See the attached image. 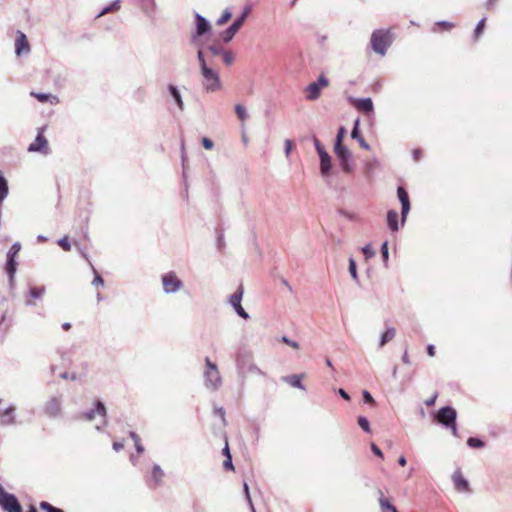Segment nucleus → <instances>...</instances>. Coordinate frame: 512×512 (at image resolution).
Here are the masks:
<instances>
[{"label": "nucleus", "mask_w": 512, "mask_h": 512, "mask_svg": "<svg viewBox=\"0 0 512 512\" xmlns=\"http://www.w3.org/2000/svg\"><path fill=\"white\" fill-rule=\"evenodd\" d=\"M370 43L373 51L383 56L392 44V35L389 30H375L371 35Z\"/></svg>", "instance_id": "obj_1"}, {"label": "nucleus", "mask_w": 512, "mask_h": 512, "mask_svg": "<svg viewBox=\"0 0 512 512\" xmlns=\"http://www.w3.org/2000/svg\"><path fill=\"white\" fill-rule=\"evenodd\" d=\"M201 75L203 77L202 85L206 92H216L222 89V83L217 71L203 66Z\"/></svg>", "instance_id": "obj_2"}, {"label": "nucleus", "mask_w": 512, "mask_h": 512, "mask_svg": "<svg viewBox=\"0 0 512 512\" xmlns=\"http://www.w3.org/2000/svg\"><path fill=\"white\" fill-rule=\"evenodd\" d=\"M206 367L204 370L205 385L213 390L218 389L222 383V378L217 365L213 363L208 357L205 359Z\"/></svg>", "instance_id": "obj_3"}, {"label": "nucleus", "mask_w": 512, "mask_h": 512, "mask_svg": "<svg viewBox=\"0 0 512 512\" xmlns=\"http://www.w3.org/2000/svg\"><path fill=\"white\" fill-rule=\"evenodd\" d=\"M456 410L450 406L442 407L436 414V420L438 423L451 429L454 436H457L458 430L456 427Z\"/></svg>", "instance_id": "obj_4"}, {"label": "nucleus", "mask_w": 512, "mask_h": 512, "mask_svg": "<svg viewBox=\"0 0 512 512\" xmlns=\"http://www.w3.org/2000/svg\"><path fill=\"white\" fill-rule=\"evenodd\" d=\"M0 506L5 512H23L15 495L6 492L0 486Z\"/></svg>", "instance_id": "obj_5"}, {"label": "nucleus", "mask_w": 512, "mask_h": 512, "mask_svg": "<svg viewBox=\"0 0 512 512\" xmlns=\"http://www.w3.org/2000/svg\"><path fill=\"white\" fill-rule=\"evenodd\" d=\"M334 151L340 161L342 170L346 173H351L353 171V167L350 164L351 153L348 148L343 144H335Z\"/></svg>", "instance_id": "obj_6"}, {"label": "nucleus", "mask_w": 512, "mask_h": 512, "mask_svg": "<svg viewBox=\"0 0 512 512\" xmlns=\"http://www.w3.org/2000/svg\"><path fill=\"white\" fill-rule=\"evenodd\" d=\"M329 85V80L321 74L317 82L310 83L306 88V98L316 100L320 97L321 89Z\"/></svg>", "instance_id": "obj_7"}, {"label": "nucleus", "mask_w": 512, "mask_h": 512, "mask_svg": "<svg viewBox=\"0 0 512 512\" xmlns=\"http://www.w3.org/2000/svg\"><path fill=\"white\" fill-rule=\"evenodd\" d=\"M44 131L45 127L39 129L36 139L28 147L29 152H40L43 154L48 153L49 145L47 139L44 136Z\"/></svg>", "instance_id": "obj_8"}, {"label": "nucleus", "mask_w": 512, "mask_h": 512, "mask_svg": "<svg viewBox=\"0 0 512 512\" xmlns=\"http://www.w3.org/2000/svg\"><path fill=\"white\" fill-rule=\"evenodd\" d=\"M163 288L166 293H173L182 287V281L174 272L166 273L162 276Z\"/></svg>", "instance_id": "obj_9"}, {"label": "nucleus", "mask_w": 512, "mask_h": 512, "mask_svg": "<svg viewBox=\"0 0 512 512\" xmlns=\"http://www.w3.org/2000/svg\"><path fill=\"white\" fill-rule=\"evenodd\" d=\"M249 13V9H246L243 14L224 32L223 40L224 42H229L232 40L237 31L241 28L243 23L245 22Z\"/></svg>", "instance_id": "obj_10"}, {"label": "nucleus", "mask_w": 512, "mask_h": 512, "mask_svg": "<svg viewBox=\"0 0 512 512\" xmlns=\"http://www.w3.org/2000/svg\"><path fill=\"white\" fill-rule=\"evenodd\" d=\"M15 52L17 56H21L22 54H28L30 52V45L28 39L26 35L21 31L16 32Z\"/></svg>", "instance_id": "obj_11"}, {"label": "nucleus", "mask_w": 512, "mask_h": 512, "mask_svg": "<svg viewBox=\"0 0 512 512\" xmlns=\"http://www.w3.org/2000/svg\"><path fill=\"white\" fill-rule=\"evenodd\" d=\"M397 195L402 205V223L405 222L406 217L410 211V201L407 191L403 187H398Z\"/></svg>", "instance_id": "obj_12"}, {"label": "nucleus", "mask_w": 512, "mask_h": 512, "mask_svg": "<svg viewBox=\"0 0 512 512\" xmlns=\"http://www.w3.org/2000/svg\"><path fill=\"white\" fill-rule=\"evenodd\" d=\"M452 480H453V483H454V486L455 488L459 491V492H469L470 491V488H469V483L468 481L464 478L462 472L460 470H456L453 475H452Z\"/></svg>", "instance_id": "obj_13"}, {"label": "nucleus", "mask_w": 512, "mask_h": 512, "mask_svg": "<svg viewBox=\"0 0 512 512\" xmlns=\"http://www.w3.org/2000/svg\"><path fill=\"white\" fill-rule=\"evenodd\" d=\"M164 476L165 473L162 468L159 465H154L152 467L151 478L147 483L151 488H156L162 483Z\"/></svg>", "instance_id": "obj_14"}, {"label": "nucleus", "mask_w": 512, "mask_h": 512, "mask_svg": "<svg viewBox=\"0 0 512 512\" xmlns=\"http://www.w3.org/2000/svg\"><path fill=\"white\" fill-rule=\"evenodd\" d=\"M45 412L52 417L58 416L61 412L60 399L56 397L50 399L45 405Z\"/></svg>", "instance_id": "obj_15"}, {"label": "nucleus", "mask_w": 512, "mask_h": 512, "mask_svg": "<svg viewBox=\"0 0 512 512\" xmlns=\"http://www.w3.org/2000/svg\"><path fill=\"white\" fill-rule=\"evenodd\" d=\"M305 378V374H292L288 376H284L282 380L289 384L292 387L305 390V387L302 384V380Z\"/></svg>", "instance_id": "obj_16"}, {"label": "nucleus", "mask_w": 512, "mask_h": 512, "mask_svg": "<svg viewBox=\"0 0 512 512\" xmlns=\"http://www.w3.org/2000/svg\"><path fill=\"white\" fill-rule=\"evenodd\" d=\"M351 137L358 141L359 145L365 149L370 150V145L365 141V139L361 136L359 132V121L355 122L354 128L351 132Z\"/></svg>", "instance_id": "obj_17"}, {"label": "nucleus", "mask_w": 512, "mask_h": 512, "mask_svg": "<svg viewBox=\"0 0 512 512\" xmlns=\"http://www.w3.org/2000/svg\"><path fill=\"white\" fill-rule=\"evenodd\" d=\"M354 106L362 112L369 113L373 110V103L370 98L359 99L354 102Z\"/></svg>", "instance_id": "obj_18"}, {"label": "nucleus", "mask_w": 512, "mask_h": 512, "mask_svg": "<svg viewBox=\"0 0 512 512\" xmlns=\"http://www.w3.org/2000/svg\"><path fill=\"white\" fill-rule=\"evenodd\" d=\"M96 414L104 417L106 415V409L102 402L98 401L96 403V408L94 410H91L88 413L84 414V419L86 420H93L96 416Z\"/></svg>", "instance_id": "obj_19"}, {"label": "nucleus", "mask_w": 512, "mask_h": 512, "mask_svg": "<svg viewBox=\"0 0 512 512\" xmlns=\"http://www.w3.org/2000/svg\"><path fill=\"white\" fill-rule=\"evenodd\" d=\"M331 169V158L328 154L320 157V171L323 176H328Z\"/></svg>", "instance_id": "obj_20"}, {"label": "nucleus", "mask_w": 512, "mask_h": 512, "mask_svg": "<svg viewBox=\"0 0 512 512\" xmlns=\"http://www.w3.org/2000/svg\"><path fill=\"white\" fill-rule=\"evenodd\" d=\"M31 96L35 97L41 103H44V102H50L51 104L59 103L58 98L51 94L31 92Z\"/></svg>", "instance_id": "obj_21"}, {"label": "nucleus", "mask_w": 512, "mask_h": 512, "mask_svg": "<svg viewBox=\"0 0 512 512\" xmlns=\"http://www.w3.org/2000/svg\"><path fill=\"white\" fill-rule=\"evenodd\" d=\"M387 223L392 231H398V213L395 210H390L387 213Z\"/></svg>", "instance_id": "obj_22"}, {"label": "nucleus", "mask_w": 512, "mask_h": 512, "mask_svg": "<svg viewBox=\"0 0 512 512\" xmlns=\"http://www.w3.org/2000/svg\"><path fill=\"white\" fill-rule=\"evenodd\" d=\"M379 493V504L383 510H388L390 512H398L395 506H393L389 500L384 496L382 490L378 491Z\"/></svg>", "instance_id": "obj_23"}, {"label": "nucleus", "mask_w": 512, "mask_h": 512, "mask_svg": "<svg viewBox=\"0 0 512 512\" xmlns=\"http://www.w3.org/2000/svg\"><path fill=\"white\" fill-rule=\"evenodd\" d=\"M7 257H8V261H7L5 269H6L7 274L9 275V277L12 279L14 277V274L16 272V267H17V263L15 260L16 257H12V256H7Z\"/></svg>", "instance_id": "obj_24"}, {"label": "nucleus", "mask_w": 512, "mask_h": 512, "mask_svg": "<svg viewBox=\"0 0 512 512\" xmlns=\"http://www.w3.org/2000/svg\"><path fill=\"white\" fill-rule=\"evenodd\" d=\"M454 28V24L447 21H440L435 23L433 27L434 32L449 31Z\"/></svg>", "instance_id": "obj_25"}, {"label": "nucleus", "mask_w": 512, "mask_h": 512, "mask_svg": "<svg viewBox=\"0 0 512 512\" xmlns=\"http://www.w3.org/2000/svg\"><path fill=\"white\" fill-rule=\"evenodd\" d=\"M210 26L208 22L201 16L197 17V33L203 35L209 30Z\"/></svg>", "instance_id": "obj_26"}, {"label": "nucleus", "mask_w": 512, "mask_h": 512, "mask_svg": "<svg viewBox=\"0 0 512 512\" xmlns=\"http://www.w3.org/2000/svg\"><path fill=\"white\" fill-rule=\"evenodd\" d=\"M169 91H170L171 95L173 96V98L175 99L179 109L183 110L184 103H183V100H182L181 95H180L179 91L177 90V88L173 85H169Z\"/></svg>", "instance_id": "obj_27"}, {"label": "nucleus", "mask_w": 512, "mask_h": 512, "mask_svg": "<svg viewBox=\"0 0 512 512\" xmlns=\"http://www.w3.org/2000/svg\"><path fill=\"white\" fill-rule=\"evenodd\" d=\"M243 293H244L243 285H240L238 287V290L231 295L230 304L232 306H235V305L241 303Z\"/></svg>", "instance_id": "obj_28"}, {"label": "nucleus", "mask_w": 512, "mask_h": 512, "mask_svg": "<svg viewBox=\"0 0 512 512\" xmlns=\"http://www.w3.org/2000/svg\"><path fill=\"white\" fill-rule=\"evenodd\" d=\"M396 335V331L394 328H389L387 329L382 337H381V341H380V346H384L387 342L391 341Z\"/></svg>", "instance_id": "obj_29"}, {"label": "nucleus", "mask_w": 512, "mask_h": 512, "mask_svg": "<svg viewBox=\"0 0 512 512\" xmlns=\"http://www.w3.org/2000/svg\"><path fill=\"white\" fill-rule=\"evenodd\" d=\"M240 373L242 374L243 377H245V375L247 373H253V374H256V375H261L263 374V372L254 364L250 363L247 367V369H245L244 366H242L240 368Z\"/></svg>", "instance_id": "obj_30"}, {"label": "nucleus", "mask_w": 512, "mask_h": 512, "mask_svg": "<svg viewBox=\"0 0 512 512\" xmlns=\"http://www.w3.org/2000/svg\"><path fill=\"white\" fill-rule=\"evenodd\" d=\"M365 172L367 174L372 173L375 169L379 167V161L376 158L367 160L365 162Z\"/></svg>", "instance_id": "obj_31"}, {"label": "nucleus", "mask_w": 512, "mask_h": 512, "mask_svg": "<svg viewBox=\"0 0 512 512\" xmlns=\"http://www.w3.org/2000/svg\"><path fill=\"white\" fill-rule=\"evenodd\" d=\"M235 112L241 122H244L248 117L244 106H242L241 104H237L235 106Z\"/></svg>", "instance_id": "obj_32"}, {"label": "nucleus", "mask_w": 512, "mask_h": 512, "mask_svg": "<svg viewBox=\"0 0 512 512\" xmlns=\"http://www.w3.org/2000/svg\"><path fill=\"white\" fill-rule=\"evenodd\" d=\"M130 437L133 439L136 450L138 453H142L144 451V447L140 442L139 436L135 432H130Z\"/></svg>", "instance_id": "obj_33"}, {"label": "nucleus", "mask_w": 512, "mask_h": 512, "mask_svg": "<svg viewBox=\"0 0 512 512\" xmlns=\"http://www.w3.org/2000/svg\"><path fill=\"white\" fill-rule=\"evenodd\" d=\"M40 508L46 512H63V510L52 506L50 503L46 501H42L40 503Z\"/></svg>", "instance_id": "obj_34"}, {"label": "nucleus", "mask_w": 512, "mask_h": 512, "mask_svg": "<svg viewBox=\"0 0 512 512\" xmlns=\"http://www.w3.org/2000/svg\"><path fill=\"white\" fill-rule=\"evenodd\" d=\"M358 425L365 431V432H370V424H369V421L366 417L364 416H359L358 417Z\"/></svg>", "instance_id": "obj_35"}, {"label": "nucleus", "mask_w": 512, "mask_h": 512, "mask_svg": "<svg viewBox=\"0 0 512 512\" xmlns=\"http://www.w3.org/2000/svg\"><path fill=\"white\" fill-rule=\"evenodd\" d=\"M58 245L66 252L71 250V243L68 236H64L58 241Z\"/></svg>", "instance_id": "obj_36"}, {"label": "nucleus", "mask_w": 512, "mask_h": 512, "mask_svg": "<svg viewBox=\"0 0 512 512\" xmlns=\"http://www.w3.org/2000/svg\"><path fill=\"white\" fill-rule=\"evenodd\" d=\"M30 295L33 297V298H40L44 293H45V288L44 287H32L30 288Z\"/></svg>", "instance_id": "obj_37"}, {"label": "nucleus", "mask_w": 512, "mask_h": 512, "mask_svg": "<svg viewBox=\"0 0 512 512\" xmlns=\"http://www.w3.org/2000/svg\"><path fill=\"white\" fill-rule=\"evenodd\" d=\"M467 444L472 448H481L484 446V442L478 438L470 437L467 440Z\"/></svg>", "instance_id": "obj_38"}, {"label": "nucleus", "mask_w": 512, "mask_h": 512, "mask_svg": "<svg viewBox=\"0 0 512 512\" xmlns=\"http://www.w3.org/2000/svg\"><path fill=\"white\" fill-rule=\"evenodd\" d=\"M485 23H486V19L483 18L482 20L479 21V23L477 24L476 26V29L474 31V34H475V39H478L480 37V35L482 34L484 28H485Z\"/></svg>", "instance_id": "obj_39"}, {"label": "nucleus", "mask_w": 512, "mask_h": 512, "mask_svg": "<svg viewBox=\"0 0 512 512\" xmlns=\"http://www.w3.org/2000/svg\"><path fill=\"white\" fill-rule=\"evenodd\" d=\"M232 14L229 10H225L222 14V16L218 19L217 21V24L218 25H224L225 23H227L230 18H231Z\"/></svg>", "instance_id": "obj_40"}, {"label": "nucleus", "mask_w": 512, "mask_h": 512, "mask_svg": "<svg viewBox=\"0 0 512 512\" xmlns=\"http://www.w3.org/2000/svg\"><path fill=\"white\" fill-rule=\"evenodd\" d=\"M20 250H21V245H20V243H18V242H17V243H14V244L11 246V248H10V250H9V252H8V254H7V256L17 257V256H18V254H19V252H20Z\"/></svg>", "instance_id": "obj_41"}, {"label": "nucleus", "mask_w": 512, "mask_h": 512, "mask_svg": "<svg viewBox=\"0 0 512 512\" xmlns=\"http://www.w3.org/2000/svg\"><path fill=\"white\" fill-rule=\"evenodd\" d=\"M234 309L236 310L237 314L242 317L243 319H248L249 318V315L248 313L244 310V308L242 307L241 303L233 306Z\"/></svg>", "instance_id": "obj_42"}, {"label": "nucleus", "mask_w": 512, "mask_h": 512, "mask_svg": "<svg viewBox=\"0 0 512 512\" xmlns=\"http://www.w3.org/2000/svg\"><path fill=\"white\" fill-rule=\"evenodd\" d=\"M234 309L236 310L237 314L242 317L243 319H248L249 318V315L248 313L244 310V308L242 307L241 303L233 306Z\"/></svg>", "instance_id": "obj_43"}, {"label": "nucleus", "mask_w": 512, "mask_h": 512, "mask_svg": "<svg viewBox=\"0 0 512 512\" xmlns=\"http://www.w3.org/2000/svg\"><path fill=\"white\" fill-rule=\"evenodd\" d=\"M234 61V55L232 52L230 51H224L223 52V62L226 64V65H230L232 64V62Z\"/></svg>", "instance_id": "obj_44"}, {"label": "nucleus", "mask_w": 512, "mask_h": 512, "mask_svg": "<svg viewBox=\"0 0 512 512\" xmlns=\"http://www.w3.org/2000/svg\"><path fill=\"white\" fill-rule=\"evenodd\" d=\"M349 272L354 280L357 279L356 263L353 259L349 260Z\"/></svg>", "instance_id": "obj_45"}, {"label": "nucleus", "mask_w": 512, "mask_h": 512, "mask_svg": "<svg viewBox=\"0 0 512 512\" xmlns=\"http://www.w3.org/2000/svg\"><path fill=\"white\" fill-rule=\"evenodd\" d=\"M281 341L283 343L287 344L288 346L292 347L293 349H299V344L296 341H293L286 336H283Z\"/></svg>", "instance_id": "obj_46"}, {"label": "nucleus", "mask_w": 512, "mask_h": 512, "mask_svg": "<svg viewBox=\"0 0 512 512\" xmlns=\"http://www.w3.org/2000/svg\"><path fill=\"white\" fill-rule=\"evenodd\" d=\"M438 392L436 391L430 398L426 399L425 400V405L427 407H431V406H434L435 405V402L438 398Z\"/></svg>", "instance_id": "obj_47"}, {"label": "nucleus", "mask_w": 512, "mask_h": 512, "mask_svg": "<svg viewBox=\"0 0 512 512\" xmlns=\"http://www.w3.org/2000/svg\"><path fill=\"white\" fill-rule=\"evenodd\" d=\"M223 467H224L225 470H231V471L234 470V466H233V463H232V456L227 457L223 461Z\"/></svg>", "instance_id": "obj_48"}, {"label": "nucleus", "mask_w": 512, "mask_h": 512, "mask_svg": "<svg viewBox=\"0 0 512 512\" xmlns=\"http://www.w3.org/2000/svg\"><path fill=\"white\" fill-rule=\"evenodd\" d=\"M202 145L205 149L210 150L214 147V143L211 139L204 137L202 139Z\"/></svg>", "instance_id": "obj_49"}, {"label": "nucleus", "mask_w": 512, "mask_h": 512, "mask_svg": "<svg viewBox=\"0 0 512 512\" xmlns=\"http://www.w3.org/2000/svg\"><path fill=\"white\" fill-rule=\"evenodd\" d=\"M344 135H345V129H344V127H340V129L338 131V134H337V137H336L335 144H342Z\"/></svg>", "instance_id": "obj_50"}, {"label": "nucleus", "mask_w": 512, "mask_h": 512, "mask_svg": "<svg viewBox=\"0 0 512 512\" xmlns=\"http://www.w3.org/2000/svg\"><path fill=\"white\" fill-rule=\"evenodd\" d=\"M364 255L366 256V258H370V257H373L374 256V251L372 250V247L370 245H366L363 249H362Z\"/></svg>", "instance_id": "obj_51"}, {"label": "nucleus", "mask_w": 512, "mask_h": 512, "mask_svg": "<svg viewBox=\"0 0 512 512\" xmlns=\"http://www.w3.org/2000/svg\"><path fill=\"white\" fill-rule=\"evenodd\" d=\"M371 450L372 452L377 455L378 457H380L381 459H383L384 455L381 451V449L374 443L371 444Z\"/></svg>", "instance_id": "obj_52"}, {"label": "nucleus", "mask_w": 512, "mask_h": 512, "mask_svg": "<svg viewBox=\"0 0 512 512\" xmlns=\"http://www.w3.org/2000/svg\"><path fill=\"white\" fill-rule=\"evenodd\" d=\"M382 256L385 262L388 260V244L384 242L381 247Z\"/></svg>", "instance_id": "obj_53"}, {"label": "nucleus", "mask_w": 512, "mask_h": 512, "mask_svg": "<svg viewBox=\"0 0 512 512\" xmlns=\"http://www.w3.org/2000/svg\"><path fill=\"white\" fill-rule=\"evenodd\" d=\"M363 398H364V401L366 403H369V404H375V401L373 399V397L371 396V394L368 392V391H364L363 392Z\"/></svg>", "instance_id": "obj_54"}, {"label": "nucleus", "mask_w": 512, "mask_h": 512, "mask_svg": "<svg viewBox=\"0 0 512 512\" xmlns=\"http://www.w3.org/2000/svg\"><path fill=\"white\" fill-rule=\"evenodd\" d=\"M197 57H198V60H199V63H200L201 70L203 69V66L204 67H208L206 62H205V59H204V56H203V52L201 50L198 51Z\"/></svg>", "instance_id": "obj_55"}, {"label": "nucleus", "mask_w": 512, "mask_h": 512, "mask_svg": "<svg viewBox=\"0 0 512 512\" xmlns=\"http://www.w3.org/2000/svg\"><path fill=\"white\" fill-rule=\"evenodd\" d=\"M1 422L3 424H9L12 422V420L10 419V416H9V411H6L3 415H2V418H1Z\"/></svg>", "instance_id": "obj_56"}, {"label": "nucleus", "mask_w": 512, "mask_h": 512, "mask_svg": "<svg viewBox=\"0 0 512 512\" xmlns=\"http://www.w3.org/2000/svg\"><path fill=\"white\" fill-rule=\"evenodd\" d=\"M285 146H286V155L288 156L292 150V147H293V142L291 140H286L285 141Z\"/></svg>", "instance_id": "obj_57"}, {"label": "nucleus", "mask_w": 512, "mask_h": 512, "mask_svg": "<svg viewBox=\"0 0 512 512\" xmlns=\"http://www.w3.org/2000/svg\"><path fill=\"white\" fill-rule=\"evenodd\" d=\"M93 283L95 285H103L104 281H103V278L99 274H96V276H95V278L93 280Z\"/></svg>", "instance_id": "obj_58"}, {"label": "nucleus", "mask_w": 512, "mask_h": 512, "mask_svg": "<svg viewBox=\"0 0 512 512\" xmlns=\"http://www.w3.org/2000/svg\"><path fill=\"white\" fill-rule=\"evenodd\" d=\"M223 455L227 458L229 456H231V453H230V449H229V445H228V441L226 440L225 442V447L223 448Z\"/></svg>", "instance_id": "obj_59"}, {"label": "nucleus", "mask_w": 512, "mask_h": 512, "mask_svg": "<svg viewBox=\"0 0 512 512\" xmlns=\"http://www.w3.org/2000/svg\"><path fill=\"white\" fill-rule=\"evenodd\" d=\"M402 361H403V363H405L407 365L411 364V361H410V358H409V355H408L407 351H405V353L403 354Z\"/></svg>", "instance_id": "obj_60"}, {"label": "nucleus", "mask_w": 512, "mask_h": 512, "mask_svg": "<svg viewBox=\"0 0 512 512\" xmlns=\"http://www.w3.org/2000/svg\"><path fill=\"white\" fill-rule=\"evenodd\" d=\"M427 353L431 357L435 356V347L433 345H428Z\"/></svg>", "instance_id": "obj_61"}, {"label": "nucleus", "mask_w": 512, "mask_h": 512, "mask_svg": "<svg viewBox=\"0 0 512 512\" xmlns=\"http://www.w3.org/2000/svg\"><path fill=\"white\" fill-rule=\"evenodd\" d=\"M313 142H314V146L316 148V150H320V148H322V144L320 143V141L318 140L317 137H313Z\"/></svg>", "instance_id": "obj_62"}, {"label": "nucleus", "mask_w": 512, "mask_h": 512, "mask_svg": "<svg viewBox=\"0 0 512 512\" xmlns=\"http://www.w3.org/2000/svg\"><path fill=\"white\" fill-rule=\"evenodd\" d=\"M123 447H124L123 443H120V442L113 443V448L115 451H120L121 449H123Z\"/></svg>", "instance_id": "obj_63"}, {"label": "nucleus", "mask_w": 512, "mask_h": 512, "mask_svg": "<svg viewBox=\"0 0 512 512\" xmlns=\"http://www.w3.org/2000/svg\"><path fill=\"white\" fill-rule=\"evenodd\" d=\"M339 394H340L344 399H346V400H349V399H350V397H349V395L347 394V392H346L345 390H343V389H339Z\"/></svg>", "instance_id": "obj_64"}]
</instances>
